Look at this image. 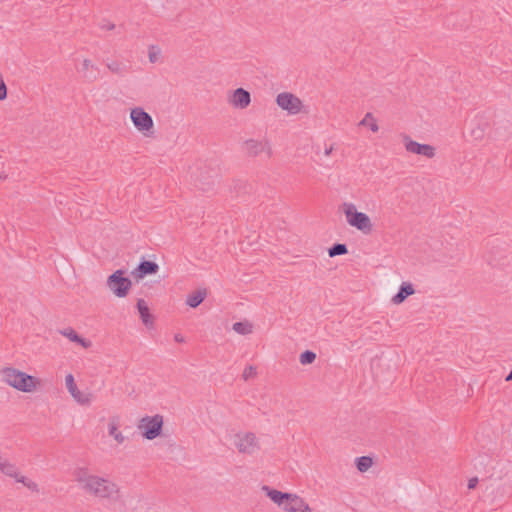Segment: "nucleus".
Masks as SVG:
<instances>
[{
    "mask_svg": "<svg viewBox=\"0 0 512 512\" xmlns=\"http://www.w3.org/2000/svg\"><path fill=\"white\" fill-rule=\"evenodd\" d=\"M79 72L87 81H94L99 76V69L88 59H85L82 63Z\"/></svg>",
    "mask_w": 512,
    "mask_h": 512,
    "instance_id": "dca6fc26",
    "label": "nucleus"
},
{
    "mask_svg": "<svg viewBox=\"0 0 512 512\" xmlns=\"http://www.w3.org/2000/svg\"><path fill=\"white\" fill-rule=\"evenodd\" d=\"M16 482L22 483L24 486H26L31 491H38V485L34 481L28 479L25 476H19L17 478Z\"/></svg>",
    "mask_w": 512,
    "mask_h": 512,
    "instance_id": "cd10ccee",
    "label": "nucleus"
},
{
    "mask_svg": "<svg viewBox=\"0 0 512 512\" xmlns=\"http://www.w3.org/2000/svg\"><path fill=\"white\" fill-rule=\"evenodd\" d=\"M286 512H312L308 503L297 494L292 502H287L285 505Z\"/></svg>",
    "mask_w": 512,
    "mask_h": 512,
    "instance_id": "2eb2a0df",
    "label": "nucleus"
},
{
    "mask_svg": "<svg viewBox=\"0 0 512 512\" xmlns=\"http://www.w3.org/2000/svg\"><path fill=\"white\" fill-rule=\"evenodd\" d=\"M0 472L6 476L14 478L15 481L20 476L16 465L2 457H0Z\"/></svg>",
    "mask_w": 512,
    "mask_h": 512,
    "instance_id": "aec40b11",
    "label": "nucleus"
},
{
    "mask_svg": "<svg viewBox=\"0 0 512 512\" xmlns=\"http://www.w3.org/2000/svg\"><path fill=\"white\" fill-rule=\"evenodd\" d=\"M108 433L118 444H122L125 441V436L118 431V418L112 417L108 423Z\"/></svg>",
    "mask_w": 512,
    "mask_h": 512,
    "instance_id": "412c9836",
    "label": "nucleus"
},
{
    "mask_svg": "<svg viewBox=\"0 0 512 512\" xmlns=\"http://www.w3.org/2000/svg\"><path fill=\"white\" fill-rule=\"evenodd\" d=\"M277 105L288 112L290 115H296L301 111V100L289 92H282L276 97Z\"/></svg>",
    "mask_w": 512,
    "mask_h": 512,
    "instance_id": "0eeeda50",
    "label": "nucleus"
},
{
    "mask_svg": "<svg viewBox=\"0 0 512 512\" xmlns=\"http://www.w3.org/2000/svg\"><path fill=\"white\" fill-rule=\"evenodd\" d=\"M342 207L346 221L350 226L355 227L364 234L372 231L373 225L369 216L363 212H358L355 204L344 202Z\"/></svg>",
    "mask_w": 512,
    "mask_h": 512,
    "instance_id": "7ed1b4c3",
    "label": "nucleus"
},
{
    "mask_svg": "<svg viewBox=\"0 0 512 512\" xmlns=\"http://www.w3.org/2000/svg\"><path fill=\"white\" fill-rule=\"evenodd\" d=\"M246 149L252 155L265 154L270 156L271 154V147L266 139H250L246 142Z\"/></svg>",
    "mask_w": 512,
    "mask_h": 512,
    "instance_id": "ddd939ff",
    "label": "nucleus"
},
{
    "mask_svg": "<svg viewBox=\"0 0 512 512\" xmlns=\"http://www.w3.org/2000/svg\"><path fill=\"white\" fill-rule=\"evenodd\" d=\"M333 151V146H329L325 148L324 154L325 156H329Z\"/></svg>",
    "mask_w": 512,
    "mask_h": 512,
    "instance_id": "c9c22d12",
    "label": "nucleus"
},
{
    "mask_svg": "<svg viewBox=\"0 0 512 512\" xmlns=\"http://www.w3.org/2000/svg\"><path fill=\"white\" fill-rule=\"evenodd\" d=\"M130 118L138 131L145 132L153 128V119L143 108L135 107L131 109Z\"/></svg>",
    "mask_w": 512,
    "mask_h": 512,
    "instance_id": "6e6552de",
    "label": "nucleus"
},
{
    "mask_svg": "<svg viewBox=\"0 0 512 512\" xmlns=\"http://www.w3.org/2000/svg\"><path fill=\"white\" fill-rule=\"evenodd\" d=\"M347 252H348L347 246L345 244H341V243L334 244L328 250V254L330 257L344 255Z\"/></svg>",
    "mask_w": 512,
    "mask_h": 512,
    "instance_id": "a878e982",
    "label": "nucleus"
},
{
    "mask_svg": "<svg viewBox=\"0 0 512 512\" xmlns=\"http://www.w3.org/2000/svg\"><path fill=\"white\" fill-rule=\"evenodd\" d=\"M405 148L410 153L422 155L427 158H433L435 156V149L433 146L420 144L408 138H405Z\"/></svg>",
    "mask_w": 512,
    "mask_h": 512,
    "instance_id": "9b49d317",
    "label": "nucleus"
},
{
    "mask_svg": "<svg viewBox=\"0 0 512 512\" xmlns=\"http://www.w3.org/2000/svg\"><path fill=\"white\" fill-rule=\"evenodd\" d=\"M7 97L6 84L3 81L2 75L0 74V100H4Z\"/></svg>",
    "mask_w": 512,
    "mask_h": 512,
    "instance_id": "7c9ffc66",
    "label": "nucleus"
},
{
    "mask_svg": "<svg viewBox=\"0 0 512 512\" xmlns=\"http://www.w3.org/2000/svg\"><path fill=\"white\" fill-rule=\"evenodd\" d=\"M59 333L67 337L70 341L80 344L84 348H88L91 345L89 341L80 337L73 328L61 329L59 330Z\"/></svg>",
    "mask_w": 512,
    "mask_h": 512,
    "instance_id": "a211bd4d",
    "label": "nucleus"
},
{
    "mask_svg": "<svg viewBox=\"0 0 512 512\" xmlns=\"http://www.w3.org/2000/svg\"><path fill=\"white\" fill-rule=\"evenodd\" d=\"M252 328V324L248 321L236 322L232 326V329L240 335H248L252 333Z\"/></svg>",
    "mask_w": 512,
    "mask_h": 512,
    "instance_id": "5701e85b",
    "label": "nucleus"
},
{
    "mask_svg": "<svg viewBox=\"0 0 512 512\" xmlns=\"http://www.w3.org/2000/svg\"><path fill=\"white\" fill-rule=\"evenodd\" d=\"M122 270H116L107 279L108 288L117 296L125 297L130 289L132 283L131 280L123 276Z\"/></svg>",
    "mask_w": 512,
    "mask_h": 512,
    "instance_id": "20e7f679",
    "label": "nucleus"
},
{
    "mask_svg": "<svg viewBox=\"0 0 512 512\" xmlns=\"http://www.w3.org/2000/svg\"><path fill=\"white\" fill-rule=\"evenodd\" d=\"M206 289H198L197 291L189 294L186 298V304L191 308L198 307L206 298Z\"/></svg>",
    "mask_w": 512,
    "mask_h": 512,
    "instance_id": "6ab92c4d",
    "label": "nucleus"
},
{
    "mask_svg": "<svg viewBox=\"0 0 512 512\" xmlns=\"http://www.w3.org/2000/svg\"><path fill=\"white\" fill-rule=\"evenodd\" d=\"M473 135L476 139L481 138L483 136V131L481 129L474 130Z\"/></svg>",
    "mask_w": 512,
    "mask_h": 512,
    "instance_id": "72a5a7b5",
    "label": "nucleus"
},
{
    "mask_svg": "<svg viewBox=\"0 0 512 512\" xmlns=\"http://www.w3.org/2000/svg\"><path fill=\"white\" fill-rule=\"evenodd\" d=\"M3 177L0 175V179H2Z\"/></svg>",
    "mask_w": 512,
    "mask_h": 512,
    "instance_id": "58836bf2",
    "label": "nucleus"
},
{
    "mask_svg": "<svg viewBox=\"0 0 512 512\" xmlns=\"http://www.w3.org/2000/svg\"><path fill=\"white\" fill-rule=\"evenodd\" d=\"M107 66H108V68L111 71H117L118 70V64L117 63L108 64Z\"/></svg>",
    "mask_w": 512,
    "mask_h": 512,
    "instance_id": "f704fd0d",
    "label": "nucleus"
},
{
    "mask_svg": "<svg viewBox=\"0 0 512 512\" xmlns=\"http://www.w3.org/2000/svg\"><path fill=\"white\" fill-rule=\"evenodd\" d=\"M102 29L112 30L115 28V25L113 23L107 22L101 24Z\"/></svg>",
    "mask_w": 512,
    "mask_h": 512,
    "instance_id": "473e14b6",
    "label": "nucleus"
},
{
    "mask_svg": "<svg viewBox=\"0 0 512 512\" xmlns=\"http://www.w3.org/2000/svg\"><path fill=\"white\" fill-rule=\"evenodd\" d=\"M158 270L159 266L157 263L149 260H142L131 274L137 279H142L147 275L156 274Z\"/></svg>",
    "mask_w": 512,
    "mask_h": 512,
    "instance_id": "f8f14e48",
    "label": "nucleus"
},
{
    "mask_svg": "<svg viewBox=\"0 0 512 512\" xmlns=\"http://www.w3.org/2000/svg\"><path fill=\"white\" fill-rule=\"evenodd\" d=\"M137 309L139 311L142 322L147 326L151 323L149 308L143 299L137 302Z\"/></svg>",
    "mask_w": 512,
    "mask_h": 512,
    "instance_id": "4be33fe9",
    "label": "nucleus"
},
{
    "mask_svg": "<svg viewBox=\"0 0 512 512\" xmlns=\"http://www.w3.org/2000/svg\"><path fill=\"white\" fill-rule=\"evenodd\" d=\"M175 340L177 342H182L183 341V337L177 334V335H175Z\"/></svg>",
    "mask_w": 512,
    "mask_h": 512,
    "instance_id": "e433bc0d",
    "label": "nucleus"
},
{
    "mask_svg": "<svg viewBox=\"0 0 512 512\" xmlns=\"http://www.w3.org/2000/svg\"><path fill=\"white\" fill-rule=\"evenodd\" d=\"M1 375L5 383L19 391L32 392L36 388V380L33 376L15 368L6 367L1 370Z\"/></svg>",
    "mask_w": 512,
    "mask_h": 512,
    "instance_id": "f03ea898",
    "label": "nucleus"
},
{
    "mask_svg": "<svg viewBox=\"0 0 512 512\" xmlns=\"http://www.w3.org/2000/svg\"><path fill=\"white\" fill-rule=\"evenodd\" d=\"M315 359L316 354L313 351L306 350L303 353H301L299 360L302 365H307L313 363Z\"/></svg>",
    "mask_w": 512,
    "mask_h": 512,
    "instance_id": "bb28decb",
    "label": "nucleus"
},
{
    "mask_svg": "<svg viewBox=\"0 0 512 512\" xmlns=\"http://www.w3.org/2000/svg\"><path fill=\"white\" fill-rule=\"evenodd\" d=\"M478 478L472 477L468 480V489H474L478 484Z\"/></svg>",
    "mask_w": 512,
    "mask_h": 512,
    "instance_id": "2f4dec72",
    "label": "nucleus"
},
{
    "mask_svg": "<svg viewBox=\"0 0 512 512\" xmlns=\"http://www.w3.org/2000/svg\"><path fill=\"white\" fill-rule=\"evenodd\" d=\"M262 490L266 493V495L278 506H281L285 510V505L287 502H292L295 495L293 493L281 492L275 489L270 488L267 485L262 486Z\"/></svg>",
    "mask_w": 512,
    "mask_h": 512,
    "instance_id": "9d476101",
    "label": "nucleus"
},
{
    "mask_svg": "<svg viewBox=\"0 0 512 512\" xmlns=\"http://www.w3.org/2000/svg\"><path fill=\"white\" fill-rule=\"evenodd\" d=\"M250 102V93L243 88H237L236 90H234L233 95L230 99V103L232 104V106L239 109H244L248 107Z\"/></svg>",
    "mask_w": 512,
    "mask_h": 512,
    "instance_id": "4468645a",
    "label": "nucleus"
},
{
    "mask_svg": "<svg viewBox=\"0 0 512 512\" xmlns=\"http://www.w3.org/2000/svg\"><path fill=\"white\" fill-rule=\"evenodd\" d=\"M163 426V417L161 415L146 416L141 419L139 428L143 430V437L148 440L157 438Z\"/></svg>",
    "mask_w": 512,
    "mask_h": 512,
    "instance_id": "39448f33",
    "label": "nucleus"
},
{
    "mask_svg": "<svg viewBox=\"0 0 512 512\" xmlns=\"http://www.w3.org/2000/svg\"><path fill=\"white\" fill-rule=\"evenodd\" d=\"M160 54L161 50L157 46L152 45L149 47L148 55L151 63H156L159 60Z\"/></svg>",
    "mask_w": 512,
    "mask_h": 512,
    "instance_id": "c85d7f7f",
    "label": "nucleus"
},
{
    "mask_svg": "<svg viewBox=\"0 0 512 512\" xmlns=\"http://www.w3.org/2000/svg\"><path fill=\"white\" fill-rule=\"evenodd\" d=\"M255 375H256V369L253 366H248L247 368H245V370L243 372V378L245 380H248L249 378H251Z\"/></svg>",
    "mask_w": 512,
    "mask_h": 512,
    "instance_id": "c756f323",
    "label": "nucleus"
},
{
    "mask_svg": "<svg viewBox=\"0 0 512 512\" xmlns=\"http://www.w3.org/2000/svg\"><path fill=\"white\" fill-rule=\"evenodd\" d=\"M414 293L412 284L403 282L398 292L393 296L392 301L395 304L402 303L408 296Z\"/></svg>",
    "mask_w": 512,
    "mask_h": 512,
    "instance_id": "f3484780",
    "label": "nucleus"
},
{
    "mask_svg": "<svg viewBox=\"0 0 512 512\" xmlns=\"http://www.w3.org/2000/svg\"><path fill=\"white\" fill-rule=\"evenodd\" d=\"M359 125L368 126L372 132H377L379 130L377 121L374 119L372 113L370 112L366 113L364 118L360 121Z\"/></svg>",
    "mask_w": 512,
    "mask_h": 512,
    "instance_id": "b1692460",
    "label": "nucleus"
},
{
    "mask_svg": "<svg viewBox=\"0 0 512 512\" xmlns=\"http://www.w3.org/2000/svg\"><path fill=\"white\" fill-rule=\"evenodd\" d=\"M372 459L369 456H361L356 459V466L360 472L367 471L372 466Z\"/></svg>",
    "mask_w": 512,
    "mask_h": 512,
    "instance_id": "393cba45",
    "label": "nucleus"
},
{
    "mask_svg": "<svg viewBox=\"0 0 512 512\" xmlns=\"http://www.w3.org/2000/svg\"><path fill=\"white\" fill-rule=\"evenodd\" d=\"M234 444L240 453L248 455H253L260 449L255 434L250 432L236 434Z\"/></svg>",
    "mask_w": 512,
    "mask_h": 512,
    "instance_id": "423d86ee",
    "label": "nucleus"
},
{
    "mask_svg": "<svg viewBox=\"0 0 512 512\" xmlns=\"http://www.w3.org/2000/svg\"><path fill=\"white\" fill-rule=\"evenodd\" d=\"M506 380L509 381V380H512V370L510 371V373L508 374V376L506 377Z\"/></svg>",
    "mask_w": 512,
    "mask_h": 512,
    "instance_id": "4c0bfd02",
    "label": "nucleus"
},
{
    "mask_svg": "<svg viewBox=\"0 0 512 512\" xmlns=\"http://www.w3.org/2000/svg\"><path fill=\"white\" fill-rule=\"evenodd\" d=\"M75 479L85 492L97 498L113 502L121 499L120 488L108 477L90 474L87 468H78L75 471Z\"/></svg>",
    "mask_w": 512,
    "mask_h": 512,
    "instance_id": "f257e3e1",
    "label": "nucleus"
},
{
    "mask_svg": "<svg viewBox=\"0 0 512 512\" xmlns=\"http://www.w3.org/2000/svg\"><path fill=\"white\" fill-rule=\"evenodd\" d=\"M65 385L73 399L80 405H90L93 400V394L90 392L80 391L75 383L74 376L67 374L65 377Z\"/></svg>",
    "mask_w": 512,
    "mask_h": 512,
    "instance_id": "1a4fd4ad",
    "label": "nucleus"
}]
</instances>
